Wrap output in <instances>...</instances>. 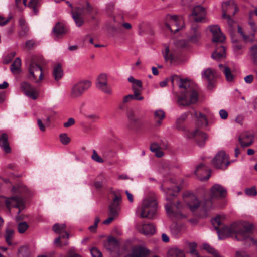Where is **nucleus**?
<instances>
[{
	"instance_id": "nucleus-24",
	"label": "nucleus",
	"mask_w": 257,
	"mask_h": 257,
	"mask_svg": "<svg viewBox=\"0 0 257 257\" xmlns=\"http://www.w3.org/2000/svg\"><path fill=\"white\" fill-rule=\"evenodd\" d=\"M150 254V250L144 246L139 245L132 248V252L127 256L147 257Z\"/></svg>"
},
{
	"instance_id": "nucleus-44",
	"label": "nucleus",
	"mask_w": 257,
	"mask_h": 257,
	"mask_svg": "<svg viewBox=\"0 0 257 257\" xmlns=\"http://www.w3.org/2000/svg\"><path fill=\"white\" fill-rule=\"evenodd\" d=\"M28 189L24 185H19L18 187L15 186L12 188V191L19 194H26L28 192Z\"/></svg>"
},
{
	"instance_id": "nucleus-57",
	"label": "nucleus",
	"mask_w": 257,
	"mask_h": 257,
	"mask_svg": "<svg viewBox=\"0 0 257 257\" xmlns=\"http://www.w3.org/2000/svg\"><path fill=\"white\" fill-rule=\"evenodd\" d=\"M11 18V17L5 18L4 17L0 16V26H3L6 25L10 21Z\"/></svg>"
},
{
	"instance_id": "nucleus-54",
	"label": "nucleus",
	"mask_w": 257,
	"mask_h": 257,
	"mask_svg": "<svg viewBox=\"0 0 257 257\" xmlns=\"http://www.w3.org/2000/svg\"><path fill=\"white\" fill-rule=\"evenodd\" d=\"M90 253L92 257H102L101 252L96 247H92L91 248Z\"/></svg>"
},
{
	"instance_id": "nucleus-9",
	"label": "nucleus",
	"mask_w": 257,
	"mask_h": 257,
	"mask_svg": "<svg viewBox=\"0 0 257 257\" xmlns=\"http://www.w3.org/2000/svg\"><path fill=\"white\" fill-rule=\"evenodd\" d=\"M96 87L98 90L106 94H111V85L108 83L107 76L104 73H102L98 76L96 81Z\"/></svg>"
},
{
	"instance_id": "nucleus-46",
	"label": "nucleus",
	"mask_w": 257,
	"mask_h": 257,
	"mask_svg": "<svg viewBox=\"0 0 257 257\" xmlns=\"http://www.w3.org/2000/svg\"><path fill=\"white\" fill-rule=\"evenodd\" d=\"M164 56L166 61H169L172 62L175 58V56L171 53H170V50L168 47L165 49Z\"/></svg>"
},
{
	"instance_id": "nucleus-1",
	"label": "nucleus",
	"mask_w": 257,
	"mask_h": 257,
	"mask_svg": "<svg viewBox=\"0 0 257 257\" xmlns=\"http://www.w3.org/2000/svg\"><path fill=\"white\" fill-rule=\"evenodd\" d=\"M224 219L223 216L217 215L212 220L219 239L232 237L238 241H245L249 245L257 244V240L252 237L251 226L247 222H234L229 226L221 227Z\"/></svg>"
},
{
	"instance_id": "nucleus-47",
	"label": "nucleus",
	"mask_w": 257,
	"mask_h": 257,
	"mask_svg": "<svg viewBox=\"0 0 257 257\" xmlns=\"http://www.w3.org/2000/svg\"><path fill=\"white\" fill-rule=\"evenodd\" d=\"M29 225L26 222H20L18 224V231L21 233H24L28 228Z\"/></svg>"
},
{
	"instance_id": "nucleus-45",
	"label": "nucleus",
	"mask_w": 257,
	"mask_h": 257,
	"mask_svg": "<svg viewBox=\"0 0 257 257\" xmlns=\"http://www.w3.org/2000/svg\"><path fill=\"white\" fill-rule=\"evenodd\" d=\"M81 8H83V12L82 14V17L83 18V16L84 15H90L94 11L93 7L88 3H86L85 6H83Z\"/></svg>"
},
{
	"instance_id": "nucleus-42",
	"label": "nucleus",
	"mask_w": 257,
	"mask_h": 257,
	"mask_svg": "<svg viewBox=\"0 0 257 257\" xmlns=\"http://www.w3.org/2000/svg\"><path fill=\"white\" fill-rule=\"evenodd\" d=\"M14 236V230L10 228H7L6 230L5 239L6 242L9 245L12 244L11 240Z\"/></svg>"
},
{
	"instance_id": "nucleus-48",
	"label": "nucleus",
	"mask_w": 257,
	"mask_h": 257,
	"mask_svg": "<svg viewBox=\"0 0 257 257\" xmlns=\"http://www.w3.org/2000/svg\"><path fill=\"white\" fill-rule=\"evenodd\" d=\"M91 159L98 163H102L104 162L103 159L98 154L95 150L92 151V155L91 156Z\"/></svg>"
},
{
	"instance_id": "nucleus-50",
	"label": "nucleus",
	"mask_w": 257,
	"mask_h": 257,
	"mask_svg": "<svg viewBox=\"0 0 257 257\" xmlns=\"http://www.w3.org/2000/svg\"><path fill=\"white\" fill-rule=\"evenodd\" d=\"M100 219L99 217L97 216L95 218L94 224L89 227L88 229L91 232H95L97 230L98 224L99 223Z\"/></svg>"
},
{
	"instance_id": "nucleus-14",
	"label": "nucleus",
	"mask_w": 257,
	"mask_h": 257,
	"mask_svg": "<svg viewBox=\"0 0 257 257\" xmlns=\"http://www.w3.org/2000/svg\"><path fill=\"white\" fill-rule=\"evenodd\" d=\"M222 17L234 15L237 12V5L234 1H229L223 3L222 5Z\"/></svg>"
},
{
	"instance_id": "nucleus-7",
	"label": "nucleus",
	"mask_w": 257,
	"mask_h": 257,
	"mask_svg": "<svg viewBox=\"0 0 257 257\" xmlns=\"http://www.w3.org/2000/svg\"><path fill=\"white\" fill-rule=\"evenodd\" d=\"M29 76L30 80L36 83H39L43 79L42 68L40 65L36 64L32 60L28 66Z\"/></svg>"
},
{
	"instance_id": "nucleus-60",
	"label": "nucleus",
	"mask_w": 257,
	"mask_h": 257,
	"mask_svg": "<svg viewBox=\"0 0 257 257\" xmlns=\"http://www.w3.org/2000/svg\"><path fill=\"white\" fill-rule=\"evenodd\" d=\"M75 123V120L73 118H69L68 121L64 123L65 127H69Z\"/></svg>"
},
{
	"instance_id": "nucleus-56",
	"label": "nucleus",
	"mask_w": 257,
	"mask_h": 257,
	"mask_svg": "<svg viewBox=\"0 0 257 257\" xmlns=\"http://www.w3.org/2000/svg\"><path fill=\"white\" fill-rule=\"evenodd\" d=\"M245 192L246 195L249 196H255L257 194V192L255 187H251L245 189Z\"/></svg>"
},
{
	"instance_id": "nucleus-37",
	"label": "nucleus",
	"mask_w": 257,
	"mask_h": 257,
	"mask_svg": "<svg viewBox=\"0 0 257 257\" xmlns=\"http://www.w3.org/2000/svg\"><path fill=\"white\" fill-rule=\"evenodd\" d=\"M223 73L225 76L226 79L228 82H232L234 80L235 75L230 68L225 66L224 68Z\"/></svg>"
},
{
	"instance_id": "nucleus-64",
	"label": "nucleus",
	"mask_w": 257,
	"mask_h": 257,
	"mask_svg": "<svg viewBox=\"0 0 257 257\" xmlns=\"http://www.w3.org/2000/svg\"><path fill=\"white\" fill-rule=\"evenodd\" d=\"M190 254L192 256L195 257H200L198 253L196 251V250L194 248H192L189 252Z\"/></svg>"
},
{
	"instance_id": "nucleus-62",
	"label": "nucleus",
	"mask_w": 257,
	"mask_h": 257,
	"mask_svg": "<svg viewBox=\"0 0 257 257\" xmlns=\"http://www.w3.org/2000/svg\"><path fill=\"white\" fill-rule=\"evenodd\" d=\"M219 115L222 119H226L228 117V113L226 110L221 109L219 111Z\"/></svg>"
},
{
	"instance_id": "nucleus-32",
	"label": "nucleus",
	"mask_w": 257,
	"mask_h": 257,
	"mask_svg": "<svg viewBox=\"0 0 257 257\" xmlns=\"http://www.w3.org/2000/svg\"><path fill=\"white\" fill-rule=\"evenodd\" d=\"M69 238V234L68 232H65V235H59L54 241V243L56 244L57 247H62L63 246H67L69 244L68 240L62 242L61 241L62 238L68 239Z\"/></svg>"
},
{
	"instance_id": "nucleus-30",
	"label": "nucleus",
	"mask_w": 257,
	"mask_h": 257,
	"mask_svg": "<svg viewBox=\"0 0 257 257\" xmlns=\"http://www.w3.org/2000/svg\"><path fill=\"white\" fill-rule=\"evenodd\" d=\"M0 146L6 153H8L11 152V148L8 143V135L6 133L2 134L0 137Z\"/></svg>"
},
{
	"instance_id": "nucleus-34",
	"label": "nucleus",
	"mask_w": 257,
	"mask_h": 257,
	"mask_svg": "<svg viewBox=\"0 0 257 257\" xmlns=\"http://www.w3.org/2000/svg\"><path fill=\"white\" fill-rule=\"evenodd\" d=\"M21 60L20 58H16L11 66V71L14 74L18 73L21 71Z\"/></svg>"
},
{
	"instance_id": "nucleus-13",
	"label": "nucleus",
	"mask_w": 257,
	"mask_h": 257,
	"mask_svg": "<svg viewBox=\"0 0 257 257\" xmlns=\"http://www.w3.org/2000/svg\"><path fill=\"white\" fill-rule=\"evenodd\" d=\"M20 88L23 93L28 97L34 100L36 99L39 96V92L35 87L28 82H22Z\"/></svg>"
},
{
	"instance_id": "nucleus-49",
	"label": "nucleus",
	"mask_w": 257,
	"mask_h": 257,
	"mask_svg": "<svg viewBox=\"0 0 257 257\" xmlns=\"http://www.w3.org/2000/svg\"><path fill=\"white\" fill-rule=\"evenodd\" d=\"M15 55V52H12L9 54H8L6 56H5L4 57L3 63L4 64H9L12 61V59L14 57Z\"/></svg>"
},
{
	"instance_id": "nucleus-55",
	"label": "nucleus",
	"mask_w": 257,
	"mask_h": 257,
	"mask_svg": "<svg viewBox=\"0 0 257 257\" xmlns=\"http://www.w3.org/2000/svg\"><path fill=\"white\" fill-rule=\"evenodd\" d=\"M65 257H81L79 254L76 253L74 248L69 249Z\"/></svg>"
},
{
	"instance_id": "nucleus-61",
	"label": "nucleus",
	"mask_w": 257,
	"mask_h": 257,
	"mask_svg": "<svg viewBox=\"0 0 257 257\" xmlns=\"http://www.w3.org/2000/svg\"><path fill=\"white\" fill-rule=\"evenodd\" d=\"M37 125L42 132L45 131V125L41 119L38 118L37 119Z\"/></svg>"
},
{
	"instance_id": "nucleus-20",
	"label": "nucleus",
	"mask_w": 257,
	"mask_h": 257,
	"mask_svg": "<svg viewBox=\"0 0 257 257\" xmlns=\"http://www.w3.org/2000/svg\"><path fill=\"white\" fill-rule=\"evenodd\" d=\"M209 30L212 34V41L214 43H223L225 40V36L221 33L218 25L210 26Z\"/></svg>"
},
{
	"instance_id": "nucleus-15",
	"label": "nucleus",
	"mask_w": 257,
	"mask_h": 257,
	"mask_svg": "<svg viewBox=\"0 0 257 257\" xmlns=\"http://www.w3.org/2000/svg\"><path fill=\"white\" fill-rule=\"evenodd\" d=\"M6 205L9 209L13 207L18 208V214H19L21 210L24 208L25 204L22 198L14 196L6 199Z\"/></svg>"
},
{
	"instance_id": "nucleus-39",
	"label": "nucleus",
	"mask_w": 257,
	"mask_h": 257,
	"mask_svg": "<svg viewBox=\"0 0 257 257\" xmlns=\"http://www.w3.org/2000/svg\"><path fill=\"white\" fill-rule=\"evenodd\" d=\"M165 117V113L162 110H157L155 112V118L156 120L157 125H160L162 124V120Z\"/></svg>"
},
{
	"instance_id": "nucleus-43",
	"label": "nucleus",
	"mask_w": 257,
	"mask_h": 257,
	"mask_svg": "<svg viewBox=\"0 0 257 257\" xmlns=\"http://www.w3.org/2000/svg\"><path fill=\"white\" fill-rule=\"evenodd\" d=\"M103 246L105 249L110 252L112 248V236L109 235L107 239L103 242Z\"/></svg>"
},
{
	"instance_id": "nucleus-31",
	"label": "nucleus",
	"mask_w": 257,
	"mask_h": 257,
	"mask_svg": "<svg viewBox=\"0 0 257 257\" xmlns=\"http://www.w3.org/2000/svg\"><path fill=\"white\" fill-rule=\"evenodd\" d=\"M167 257H185V255L183 250L176 247H172L168 250Z\"/></svg>"
},
{
	"instance_id": "nucleus-6",
	"label": "nucleus",
	"mask_w": 257,
	"mask_h": 257,
	"mask_svg": "<svg viewBox=\"0 0 257 257\" xmlns=\"http://www.w3.org/2000/svg\"><path fill=\"white\" fill-rule=\"evenodd\" d=\"M91 85V82L88 80H82L74 84L71 88L70 96L72 98H77L81 97Z\"/></svg>"
},
{
	"instance_id": "nucleus-12",
	"label": "nucleus",
	"mask_w": 257,
	"mask_h": 257,
	"mask_svg": "<svg viewBox=\"0 0 257 257\" xmlns=\"http://www.w3.org/2000/svg\"><path fill=\"white\" fill-rule=\"evenodd\" d=\"M170 24H166L167 28L173 33H175L183 27L184 22L181 17L176 15H170L168 17Z\"/></svg>"
},
{
	"instance_id": "nucleus-2",
	"label": "nucleus",
	"mask_w": 257,
	"mask_h": 257,
	"mask_svg": "<svg viewBox=\"0 0 257 257\" xmlns=\"http://www.w3.org/2000/svg\"><path fill=\"white\" fill-rule=\"evenodd\" d=\"M164 193L166 199L168 201V203L165 205V210L167 214L170 217H174L177 219L185 218L186 215L182 214L180 209L182 208V205L180 202L177 201L176 203L173 202L176 194L180 191V188L173 184L171 187L166 186V183L160 187Z\"/></svg>"
},
{
	"instance_id": "nucleus-18",
	"label": "nucleus",
	"mask_w": 257,
	"mask_h": 257,
	"mask_svg": "<svg viewBox=\"0 0 257 257\" xmlns=\"http://www.w3.org/2000/svg\"><path fill=\"white\" fill-rule=\"evenodd\" d=\"M195 174L199 180H207L210 176V170L203 164H200L197 166Z\"/></svg>"
},
{
	"instance_id": "nucleus-41",
	"label": "nucleus",
	"mask_w": 257,
	"mask_h": 257,
	"mask_svg": "<svg viewBox=\"0 0 257 257\" xmlns=\"http://www.w3.org/2000/svg\"><path fill=\"white\" fill-rule=\"evenodd\" d=\"M192 115L194 116L198 121H201V124L202 125L207 124V119L206 116L202 113L197 112L196 111H194Z\"/></svg>"
},
{
	"instance_id": "nucleus-28",
	"label": "nucleus",
	"mask_w": 257,
	"mask_h": 257,
	"mask_svg": "<svg viewBox=\"0 0 257 257\" xmlns=\"http://www.w3.org/2000/svg\"><path fill=\"white\" fill-rule=\"evenodd\" d=\"M66 32L67 30L64 25L60 22H58L53 27L52 34L58 38L60 36L66 33Z\"/></svg>"
},
{
	"instance_id": "nucleus-58",
	"label": "nucleus",
	"mask_w": 257,
	"mask_h": 257,
	"mask_svg": "<svg viewBox=\"0 0 257 257\" xmlns=\"http://www.w3.org/2000/svg\"><path fill=\"white\" fill-rule=\"evenodd\" d=\"M236 257H250V256L247 254L244 251H237L235 253Z\"/></svg>"
},
{
	"instance_id": "nucleus-52",
	"label": "nucleus",
	"mask_w": 257,
	"mask_h": 257,
	"mask_svg": "<svg viewBox=\"0 0 257 257\" xmlns=\"http://www.w3.org/2000/svg\"><path fill=\"white\" fill-rule=\"evenodd\" d=\"M59 137L61 142L64 145L68 144L70 141V138L65 133L60 134Z\"/></svg>"
},
{
	"instance_id": "nucleus-63",
	"label": "nucleus",
	"mask_w": 257,
	"mask_h": 257,
	"mask_svg": "<svg viewBox=\"0 0 257 257\" xmlns=\"http://www.w3.org/2000/svg\"><path fill=\"white\" fill-rule=\"evenodd\" d=\"M253 76L252 75H247L244 78L245 82L246 83H249V84L251 83L253 81Z\"/></svg>"
},
{
	"instance_id": "nucleus-17",
	"label": "nucleus",
	"mask_w": 257,
	"mask_h": 257,
	"mask_svg": "<svg viewBox=\"0 0 257 257\" xmlns=\"http://www.w3.org/2000/svg\"><path fill=\"white\" fill-rule=\"evenodd\" d=\"M122 197L120 193L113 191V220L118 218L121 211Z\"/></svg>"
},
{
	"instance_id": "nucleus-53",
	"label": "nucleus",
	"mask_w": 257,
	"mask_h": 257,
	"mask_svg": "<svg viewBox=\"0 0 257 257\" xmlns=\"http://www.w3.org/2000/svg\"><path fill=\"white\" fill-rule=\"evenodd\" d=\"M188 40H181L175 42V45L177 47L184 48L188 46Z\"/></svg>"
},
{
	"instance_id": "nucleus-35",
	"label": "nucleus",
	"mask_w": 257,
	"mask_h": 257,
	"mask_svg": "<svg viewBox=\"0 0 257 257\" xmlns=\"http://www.w3.org/2000/svg\"><path fill=\"white\" fill-rule=\"evenodd\" d=\"M150 150L155 154V155L158 157H161L163 156L164 154L162 151L161 150V148L159 145L155 142L152 143L150 146Z\"/></svg>"
},
{
	"instance_id": "nucleus-36",
	"label": "nucleus",
	"mask_w": 257,
	"mask_h": 257,
	"mask_svg": "<svg viewBox=\"0 0 257 257\" xmlns=\"http://www.w3.org/2000/svg\"><path fill=\"white\" fill-rule=\"evenodd\" d=\"M66 228V225L65 224L56 223L53 225V230L55 233L60 235H65V232H66L65 231Z\"/></svg>"
},
{
	"instance_id": "nucleus-3",
	"label": "nucleus",
	"mask_w": 257,
	"mask_h": 257,
	"mask_svg": "<svg viewBox=\"0 0 257 257\" xmlns=\"http://www.w3.org/2000/svg\"><path fill=\"white\" fill-rule=\"evenodd\" d=\"M179 88L185 90L177 96V103L179 106H187L197 102L198 99L197 92L191 87V82L187 79L179 78Z\"/></svg>"
},
{
	"instance_id": "nucleus-27",
	"label": "nucleus",
	"mask_w": 257,
	"mask_h": 257,
	"mask_svg": "<svg viewBox=\"0 0 257 257\" xmlns=\"http://www.w3.org/2000/svg\"><path fill=\"white\" fill-rule=\"evenodd\" d=\"M202 77L207 80L209 84H211V81H213L217 76L216 71L210 68H208L202 72Z\"/></svg>"
},
{
	"instance_id": "nucleus-26",
	"label": "nucleus",
	"mask_w": 257,
	"mask_h": 257,
	"mask_svg": "<svg viewBox=\"0 0 257 257\" xmlns=\"http://www.w3.org/2000/svg\"><path fill=\"white\" fill-rule=\"evenodd\" d=\"M253 135L249 132H243L239 137L240 145L243 147H247L253 143Z\"/></svg>"
},
{
	"instance_id": "nucleus-29",
	"label": "nucleus",
	"mask_w": 257,
	"mask_h": 257,
	"mask_svg": "<svg viewBox=\"0 0 257 257\" xmlns=\"http://www.w3.org/2000/svg\"><path fill=\"white\" fill-rule=\"evenodd\" d=\"M225 48L223 46H220L217 48L215 51L212 54V59L216 60H220L225 57Z\"/></svg>"
},
{
	"instance_id": "nucleus-5",
	"label": "nucleus",
	"mask_w": 257,
	"mask_h": 257,
	"mask_svg": "<svg viewBox=\"0 0 257 257\" xmlns=\"http://www.w3.org/2000/svg\"><path fill=\"white\" fill-rule=\"evenodd\" d=\"M227 191L222 185L219 184L213 185L210 189L209 196L210 199L204 201L202 209L205 212H207L214 208L212 199H222L226 196Z\"/></svg>"
},
{
	"instance_id": "nucleus-51",
	"label": "nucleus",
	"mask_w": 257,
	"mask_h": 257,
	"mask_svg": "<svg viewBox=\"0 0 257 257\" xmlns=\"http://www.w3.org/2000/svg\"><path fill=\"white\" fill-rule=\"evenodd\" d=\"M132 89L133 91H141L142 90V83L141 81L138 80L132 85Z\"/></svg>"
},
{
	"instance_id": "nucleus-4",
	"label": "nucleus",
	"mask_w": 257,
	"mask_h": 257,
	"mask_svg": "<svg viewBox=\"0 0 257 257\" xmlns=\"http://www.w3.org/2000/svg\"><path fill=\"white\" fill-rule=\"evenodd\" d=\"M158 203L155 196H151L145 198L141 207L137 208L136 214L141 218L152 219L156 214Z\"/></svg>"
},
{
	"instance_id": "nucleus-10",
	"label": "nucleus",
	"mask_w": 257,
	"mask_h": 257,
	"mask_svg": "<svg viewBox=\"0 0 257 257\" xmlns=\"http://www.w3.org/2000/svg\"><path fill=\"white\" fill-rule=\"evenodd\" d=\"M66 3L71 9V14L76 25L78 27L82 26L84 24V18L82 17L83 8H81V7L73 8L72 4L69 2L66 1Z\"/></svg>"
},
{
	"instance_id": "nucleus-8",
	"label": "nucleus",
	"mask_w": 257,
	"mask_h": 257,
	"mask_svg": "<svg viewBox=\"0 0 257 257\" xmlns=\"http://www.w3.org/2000/svg\"><path fill=\"white\" fill-rule=\"evenodd\" d=\"M185 135L188 138L193 139L200 147H203L208 139L207 134L198 129H195L192 131H187L185 133Z\"/></svg>"
},
{
	"instance_id": "nucleus-25",
	"label": "nucleus",
	"mask_w": 257,
	"mask_h": 257,
	"mask_svg": "<svg viewBox=\"0 0 257 257\" xmlns=\"http://www.w3.org/2000/svg\"><path fill=\"white\" fill-rule=\"evenodd\" d=\"M191 15L195 22H201L205 19L206 10L200 6H196L193 8Z\"/></svg>"
},
{
	"instance_id": "nucleus-23",
	"label": "nucleus",
	"mask_w": 257,
	"mask_h": 257,
	"mask_svg": "<svg viewBox=\"0 0 257 257\" xmlns=\"http://www.w3.org/2000/svg\"><path fill=\"white\" fill-rule=\"evenodd\" d=\"M201 39V33L197 26H192L188 37V41L192 43H198Z\"/></svg>"
},
{
	"instance_id": "nucleus-33",
	"label": "nucleus",
	"mask_w": 257,
	"mask_h": 257,
	"mask_svg": "<svg viewBox=\"0 0 257 257\" xmlns=\"http://www.w3.org/2000/svg\"><path fill=\"white\" fill-rule=\"evenodd\" d=\"M63 75V72L61 64H57L53 68V75L56 81L59 80Z\"/></svg>"
},
{
	"instance_id": "nucleus-38",
	"label": "nucleus",
	"mask_w": 257,
	"mask_h": 257,
	"mask_svg": "<svg viewBox=\"0 0 257 257\" xmlns=\"http://www.w3.org/2000/svg\"><path fill=\"white\" fill-rule=\"evenodd\" d=\"M249 56L251 61L257 65V45L252 46L249 49Z\"/></svg>"
},
{
	"instance_id": "nucleus-59",
	"label": "nucleus",
	"mask_w": 257,
	"mask_h": 257,
	"mask_svg": "<svg viewBox=\"0 0 257 257\" xmlns=\"http://www.w3.org/2000/svg\"><path fill=\"white\" fill-rule=\"evenodd\" d=\"M134 95H133V98L134 99H136L137 100H142L144 98L143 96L140 95L141 91H133Z\"/></svg>"
},
{
	"instance_id": "nucleus-21",
	"label": "nucleus",
	"mask_w": 257,
	"mask_h": 257,
	"mask_svg": "<svg viewBox=\"0 0 257 257\" xmlns=\"http://www.w3.org/2000/svg\"><path fill=\"white\" fill-rule=\"evenodd\" d=\"M249 25L252 29V32L249 34L244 32L240 26H237L238 32L245 42H251L254 40V32L256 30L255 25L253 22H250Z\"/></svg>"
},
{
	"instance_id": "nucleus-40",
	"label": "nucleus",
	"mask_w": 257,
	"mask_h": 257,
	"mask_svg": "<svg viewBox=\"0 0 257 257\" xmlns=\"http://www.w3.org/2000/svg\"><path fill=\"white\" fill-rule=\"evenodd\" d=\"M188 114L186 113L182 114L179 118H177L176 122V126L179 130H183L184 127L182 123L186 119Z\"/></svg>"
},
{
	"instance_id": "nucleus-16",
	"label": "nucleus",
	"mask_w": 257,
	"mask_h": 257,
	"mask_svg": "<svg viewBox=\"0 0 257 257\" xmlns=\"http://www.w3.org/2000/svg\"><path fill=\"white\" fill-rule=\"evenodd\" d=\"M184 202L192 211H195L200 206V202L197 197L191 193H186L183 196Z\"/></svg>"
},
{
	"instance_id": "nucleus-11",
	"label": "nucleus",
	"mask_w": 257,
	"mask_h": 257,
	"mask_svg": "<svg viewBox=\"0 0 257 257\" xmlns=\"http://www.w3.org/2000/svg\"><path fill=\"white\" fill-rule=\"evenodd\" d=\"M213 163L216 168L225 169L229 164L228 156L224 151H219L214 157Z\"/></svg>"
},
{
	"instance_id": "nucleus-19",
	"label": "nucleus",
	"mask_w": 257,
	"mask_h": 257,
	"mask_svg": "<svg viewBox=\"0 0 257 257\" xmlns=\"http://www.w3.org/2000/svg\"><path fill=\"white\" fill-rule=\"evenodd\" d=\"M135 227L138 231L145 235H152L155 231V226L150 223H137Z\"/></svg>"
},
{
	"instance_id": "nucleus-22",
	"label": "nucleus",
	"mask_w": 257,
	"mask_h": 257,
	"mask_svg": "<svg viewBox=\"0 0 257 257\" xmlns=\"http://www.w3.org/2000/svg\"><path fill=\"white\" fill-rule=\"evenodd\" d=\"M127 119L126 128L130 131H136L139 126L138 119L133 111L130 110L127 112Z\"/></svg>"
}]
</instances>
